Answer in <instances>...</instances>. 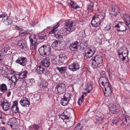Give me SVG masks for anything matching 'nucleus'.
Here are the masks:
<instances>
[{"instance_id":"obj_13","label":"nucleus","mask_w":130,"mask_h":130,"mask_svg":"<svg viewBox=\"0 0 130 130\" xmlns=\"http://www.w3.org/2000/svg\"><path fill=\"white\" fill-rule=\"evenodd\" d=\"M11 103L8 101L5 100L1 103V106L3 109L5 111L9 110L11 108Z\"/></svg>"},{"instance_id":"obj_23","label":"nucleus","mask_w":130,"mask_h":130,"mask_svg":"<svg viewBox=\"0 0 130 130\" xmlns=\"http://www.w3.org/2000/svg\"><path fill=\"white\" fill-rule=\"evenodd\" d=\"M17 102L15 101L13 102V106L10 108L13 113H16L19 111V107L17 106Z\"/></svg>"},{"instance_id":"obj_57","label":"nucleus","mask_w":130,"mask_h":130,"mask_svg":"<svg viewBox=\"0 0 130 130\" xmlns=\"http://www.w3.org/2000/svg\"><path fill=\"white\" fill-rule=\"evenodd\" d=\"M29 130L34 129V124L29 126Z\"/></svg>"},{"instance_id":"obj_28","label":"nucleus","mask_w":130,"mask_h":130,"mask_svg":"<svg viewBox=\"0 0 130 130\" xmlns=\"http://www.w3.org/2000/svg\"><path fill=\"white\" fill-rule=\"evenodd\" d=\"M27 73L28 72L26 70H24L20 72L18 74L19 75V78L20 79L25 78L26 77Z\"/></svg>"},{"instance_id":"obj_64","label":"nucleus","mask_w":130,"mask_h":130,"mask_svg":"<svg viewBox=\"0 0 130 130\" xmlns=\"http://www.w3.org/2000/svg\"><path fill=\"white\" fill-rule=\"evenodd\" d=\"M54 56V58H56V56H55V55H54V56L52 55V56Z\"/></svg>"},{"instance_id":"obj_52","label":"nucleus","mask_w":130,"mask_h":130,"mask_svg":"<svg viewBox=\"0 0 130 130\" xmlns=\"http://www.w3.org/2000/svg\"><path fill=\"white\" fill-rule=\"evenodd\" d=\"M83 101V99L81 98L79 99L78 102V104L80 105L82 103Z\"/></svg>"},{"instance_id":"obj_51","label":"nucleus","mask_w":130,"mask_h":130,"mask_svg":"<svg viewBox=\"0 0 130 130\" xmlns=\"http://www.w3.org/2000/svg\"><path fill=\"white\" fill-rule=\"evenodd\" d=\"M57 30L53 28L51 30V31L49 32V34H52L54 33Z\"/></svg>"},{"instance_id":"obj_12","label":"nucleus","mask_w":130,"mask_h":130,"mask_svg":"<svg viewBox=\"0 0 130 130\" xmlns=\"http://www.w3.org/2000/svg\"><path fill=\"white\" fill-rule=\"evenodd\" d=\"M17 44L20 48L22 50L26 51L28 48L26 42L24 40L22 39L18 41Z\"/></svg>"},{"instance_id":"obj_26","label":"nucleus","mask_w":130,"mask_h":130,"mask_svg":"<svg viewBox=\"0 0 130 130\" xmlns=\"http://www.w3.org/2000/svg\"><path fill=\"white\" fill-rule=\"evenodd\" d=\"M78 42L77 41H75L71 44L69 47L71 51H74V49H77L78 48Z\"/></svg>"},{"instance_id":"obj_34","label":"nucleus","mask_w":130,"mask_h":130,"mask_svg":"<svg viewBox=\"0 0 130 130\" xmlns=\"http://www.w3.org/2000/svg\"><path fill=\"white\" fill-rule=\"evenodd\" d=\"M46 33H42L39 35L38 37V39L44 40L46 38Z\"/></svg>"},{"instance_id":"obj_9","label":"nucleus","mask_w":130,"mask_h":130,"mask_svg":"<svg viewBox=\"0 0 130 130\" xmlns=\"http://www.w3.org/2000/svg\"><path fill=\"white\" fill-rule=\"evenodd\" d=\"M120 107L119 104L116 103L111 104L109 106L110 111L113 114L119 111Z\"/></svg>"},{"instance_id":"obj_3","label":"nucleus","mask_w":130,"mask_h":130,"mask_svg":"<svg viewBox=\"0 0 130 130\" xmlns=\"http://www.w3.org/2000/svg\"><path fill=\"white\" fill-rule=\"evenodd\" d=\"M30 42V48L32 51L36 50L38 44L36 38V35H33L29 37Z\"/></svg>"},{"instance_id":"obj_20","label":"nucleus","mask_w":130,"mask_h":130,"mask_svg":"<svg viewBox=\"0 0 130 130\" xmlns=\"http://www.w3.org/2000/svg\"><path fill=\"white\" fill-rule=\"evenodd\" d=\"M119 12V9H118L117 7L116 6L112 7L109 11V13L110 14L114 15L115 17L117 16Z\"/></svg>"},{"instance_id":"obj_29","label":"nucleus","mask_w":130,"mask_h":130,"mask_svg":"<svg viewBox=\"0 0 130 130\" xmlns=\"http://www.w3.org/2000/svg\"><path fill=\"white\" fill-rule=\"evenodd\" d=\"M7 90V87L6 85L3 83L0 85V91L4 93Z\"/></svg>"},{"instance_id":"obj_35","label":"nucleus","mask_w":130,"mask_h":130,"mask_svg":"<svg viewBox=\"0 0 130 130\" xmlns=\"http://www.w3.org/2000/svg\"><path fill=\"white\" fill-rule=\"evenodd\" d=\"M54 36L56 39L60 40L63 39V36L61 35V33L59 32L55 33Z\"/></svg>"},{"instance_id":"obj_16","label":"nucleus","mask_w":130,"mask_h":130,"mask_svg":"<svg viewBox=\"0 0 130 130\" xmlns=\"http://www.w3.org/2000/svg\"><path fill=\"white\" fill-rule=\"evenodd\" d=\"M20 103L23 106L25 107H28L30 104V102L28 98L23 97L20 101Z\"/></svg>"},{"instance_id":"obj_18","label":"nucleus","mask_w":130,"mask_h":130,"mask_svg":"<svg viewBox=\"0 0 130 130\" xmlns=\"http://www.w3.org/2000/svg\"><path fill=\"white\" fill-rule=\"evenodd\" d=\"M122 123L126 126L130 124V116L128 115H124L121 119Z\"/></svg>"},{"instance_id":"obj_41","label":"nucleus","mask_w":130,"mask_h":130,"mask_svg":"<svg viewBox=\"0 0 130 130\" xmlns=\"http://www.w3.org/2000/svg\"><path fill=\"white\" fill-rule=\"evenodd\" d=\"M9 49V47L8 45H6L2 49L1 52L4 54L6 53L7 51Z\"/></svg>"},{"instance_id":"obj_8","label":"nucleus","mask_w":130,"mask_h":130,"mask_svg":"<svg viewBox=\"0 0 130 130\" xmlns=\"http://www.w3.org/2000/svg\"><path fill=\"white\" fill-rule=\"evenodd\" d=\"M66 91V86L64 83H62L57 84L55 87V92L57 94H61Z\"/></svg>"},{"instance_id":"obj_19","label":"nucleus","mask_w":130,"mask_h":130,"mask_svg":"<svg viewBox=\"0 0 130 130\" xmlns=\"http://www.w3.org/2000/svg\"><path fill=\"white\" fill-rule=\"evenodd\" d=\"M80 65L78 63H73L69 66V68L71 71H74L79 69Z\"/></svg>"},{"instance_id":"obj_2","label":"nucleus","mask_w":130,"mask_h":130,"mask_svg":"<svg viewBox=\"0 0 130 130\" xmlns=\"http://www.w3.org/2000/svg\"><path fill=\"white\" fill-rule=\"evenodd\" d=\"M105 15V14L102 13L96 14L93 16L91 22L92 26L94 27H99L101 23L103 20Z\"/></svg>"},{"instance_id":"obj_24","label":"nucleus","mask_w":130,"mask_h":130,"mask_svg":"<svg viewBox=\"0 0 130 130\" xmlns=\"http://www.w3.org/2000/svg\"><path fill=\"white\" fill-rule=\"evenodd\" d=\"M2 21L6 25H8L12 23V20L10 18H9L8 16L6 15L5 18L2 19Z\"/></svg>"},{"instance_id":"obj_7","label":"nucleus","mask_w":130,"mask_h":130,"mask_svg":"<svg viewBox=\"0 0 130 130\" xmlns=\"http://www.w3.org/2000/svg\"><path fill=\"white\" fill-rule=\"evenodd\" d=\"M69 114V112H68L67 110H64L63 113H62L59 116L60 118H61L63 120L64 122H66L67 124H70V126H71L73 125L74 124V122L72 123V122H71L69 120V117L68 116Z\"/></svg>"},{"instance_id":"obj_50","label":"nucleus","mask_w":130,"mask_h":130,"mask_svg":"<svg viewBox=\"0 0 130 130\" xmlns=\"http://www.w3.org/2000/svg\"><path fill=\"white\" fill-rule=\"evenodd\" d=\"M96 121H101L103 120V118L100 117H96Z\"/></svg>"},{"instance_id":"obj_22","label":"nucleus","mask_w":130,"mask_h":130,"mask_svg":"<svg viewBox=\"0 0 130 130\" xmlns=\"http://www.w3.org/2000/svg\"><path fill=\"white\" fill-rule=\"evenodd\" d=\"M67 56L64 54H62L59 55L58 62L59 64L64 63L65 60L67 59Z\"/></svg>"},{"instance_id":"obj_10","label":"nucleus","mask_w":130,"mask_h":130,"mask_svg":"<svg viewBox=\"0 0 130 130\" xmlns=\"http://www.w3.org/2000/svg\"><path fill=\"white\" fill-rule=\"evenodd\" d=\"M73 22L72 20H69L65 23L66 31L71 32L74 30Z\"/></svg>"},{"instance_id":"obj_49","label":"nucleus","mask_w":130,"mask_h":130,"mask_svg":"<svg viewBox=\"0 0 130 130\" xmlns=\"http://www.w3.org/2000/svg\"><path fill=\"white\" fill-rule=\"evenodd\" d=\"M34 129L36 130H39L40 128V127L39 125L34 124Z\"/></svg>"},{"instance_id":"obj_59","label":"nucleus","mask_w":130,"mask_h":130,"mask_svg":"<svg viewBox=\"0 0 130 130\" xmlns=\"http://www.w3.org/2000/svg\"><path fill=\"white\" fill-rule=\"evenodd\" d=\"M11 91H9L7 93V96L8 97H9L11 95Z\"/></svg>"},{"instance_id":"obj_56","label":"nucleus","mask_w":130,"mask_h":130,"mask_svg":"<svg viewBox=\"0 0 130 130\" xmlns=\"http://www.w3.org/2000/svg\"><path fill=\"white\" fill-rule=\"evenodd\" d=\"M87 93H84L83 95H82V98L81 99H83V100L84 98V96H86V95L87 94Z\"/></svg>"},{"instance_id":"obj_62","label":"nucleus","mask_w":130,"mask_h":130,"mask_svg":"<svg viewBox=\"0 0 130 130\" xmlns=\"http://www.w3.org/2000/svg\"><path fill=\"white\" fill-rule=\"evenodd\" d=\"M3 118L2 117V115L1 114H0V119H2Z\"/></svg>"},{"instance_id":"obj_38","label":"nucleus","mask_w":130,"mask_h":130,"mask_svg":"<svg viewBox=\"0 0 130 130\" xmlns=\"http://www.w3.org/2000/svg\"><path fill=\"white\" fill-rule=\"evenodd\" d=\"M35 80L33 78L30 79L29 82L27 83V85L28 87H31L35 85Z\"/></svg>"},{"instance_id":"obj_17","label":"nucleus","mask_w":130,"mask_h":130,"mask_svg":"<svg viewBox=\"0 0 130 130\" xmlns=\"http://www.w3.org/2000/svg\"><path fill=\"white\" fill-rule=\"evenodd\" d=\"M27 59L24 57H19L18 59L16 60L15 62L20 65L23 66H25L27 63Z\"/></svg>"},{"instance_id":"obj_44","label":"nucleus","mask_w":130,"mask_h":130,"mask_svg":"<svg viewBox=\"0 0 130 130\" xmlns=\"http://www.w3.org/2000/svg\"><path fill=\"white\" fill-rule=\"evenodd\" d=\"M87 44L86 43L84 42V43L83 42L81 43L80 45V47L81 49L82 50H84L86 48H87Z\"/></svg>"},{"instance_id":"obj_11","label":"nucleus","mask_w":130,"mask_h":130,"mask_svg":"<svg viewBox=\"0 0 130 130\" xmlns=\"http://www.w3.org/2000/svg\"><path fill=\"white\" fill-rule=\"evenodd\" d=\"M8 123L12 128L14 129H17L19 126V123L15 118H10L8 121Z\"/></svg>"},{"instance_id":"obj_1","label":"nucleus","mask_w":130,"mask_h":130,"mask_svg":"<svg viewBox=\"0 0 130 130\" xmlns=\"http://www.w3.org/2000/svg\"><path fill=\"white\" fill-rule=\"evenodd\" d=\"M100 80L101 81L102 85L104 87V90L106 92H105L104 91L105 96H110L111 95L112 90L108 79L106 77H102L100 78ZM103 90L104 91L103 89Z\"/></svg>"},{"instance_id":"obj_37","label":"nucleus","mask_w":130,"mask_h":130,"mask_svg":"<svg viewBox=\"0 0 130 130\" xmlns=\"http://www.w3.org/2000/svg\"><path fill=\"white\" fill-rule=\"evenodd\" d=\"M66 67H61L60 68L57 67H56L57 69L61 73L64 72L66 70Z\"/></svg>"},{"instance_id":"obj_47","label":"nucleus","mask_w":130,"mask_h":130,"mask_svg":"<svg viewBox=\"0 0 130 130\" xmlns=\"http://www.w3.org/2000/svg\"><path fill=\"white\" fill-rule=\"evenodd\" d=\"M71 7L75 9L79 8V7L76 3L74 2H73L72 4L71 5Z\"/></svg>"},{"instance_id":"obj_63","label":"nucleus","mask_w":130,"mask_h":130,"mask_svg":"<svg viewBox=\"0 0 130 130\" xmlns=\"http://www.w3.org/2000/svg\"><path fill=\"white\" fill-rule=\"evenodd\" d=\"M116 123H117V122H115V120H113V122H112V123H113V124H116Z\"/></svg>"},{"instance_id":"obj_42","label":"nucleus","mask_w":130,"mask_h":130,"mask_svg":"<svg viewBox=\"0 0 130 130\" xmlns=\"http://www.w3.org/2000/svg\"><path fill=\"white\" fill-rule=\"evenodd\" d=\"M83 127L82 125L80 123L78 124L74 128V130H82L83 129Z\"/></svg>"},{"instance_id":"obj_43","label":"nucleus","mask_w":130,"mask_h":130,"mask_svg":"<svg viewBox=\"0 0 130 130\" xmlns=\"http://www.w3.org/2000/svg\"><path fill=\"white\" fill-rule=\"evenodd\" d=\"M92 89V86L90 84H88L86 89L88 90V91L87 92V93H89Z\"/></svg>"},{"instance_id":"obj_5","label":"nucleus","mask_w":130,"mask_h":130,"mask_svg":"<svg viewBox=\"0 0 130 130\" xmlns=\"http://www.w3.org/2000/svg\"><path fill=\"white\" fill-rule=\"evenodd\" d=\"M51 49L50 45H43L39 49L38 51L41 55H48L51 53Z\"/></svg>"},{"instance_id":"obj_46","label":"nucleus","mask_w":130,"mask_h":130,"mask_svg":"<svg viewBox=\"0 0 130 130\" xmlns=\"http://www.w3.org/2000/svg\"><path fill=\"white\" fill-rule=\"evenodd\" d=\"M17 86L19 88H21L22 86V85L23 82V80H18L17 82Z\"/></svg>"},{"instance_id":"obj_54","label":"nucleus","mask_w":130,"mask_h":130,"mask_svg":"<svg viewBox=\"0 0 130 130\" xmlns=\"http://www.w3.org/2000/svg\"><path fill=\"white\" fill-rule=\"evenodd\" d=\"M6 15V14H2L0 15V18H2V19H3L4 18H5Z\"/></svg>"},{"instance_id":"obj_4","label":"nucleus","mask_w":130,"mask_h":130,"mask_svg":"<svg viewBox=\"0 0 130 130\" xmlns=\"http://www.w3.org/2000/svg\"><path fill=\"white\" fill-rule=\"evenodd\" d=\"M118 56L121 60L124 61L126 58L127 57L128 52L126 47H121L118 51Z\"/></svg>"},{"instance_id":"obj_15","label":"nucleus","mask_w":130,"mask_h":130,"mask_svg":"<svg viewBox=\"0 0 130 130\" xmlns=\"http://www.w3.org/2000/svg\"><path fill=\"white\" fill-rule=\"evenodd\" d=\"M85 56L87 58H90L95 53L94 50L93 51L90 47L86 48L85 50Z\"/></svg>"},{"instance_id":"obj_36","label":"nucleus","mask_w":130,"mask_h":130,"mask_svg":"<svg viewBox=\"0 0 130 130\" xmlns=\"http://www.w3.org/2000/svg\"><path fill=\"white\" fill-rule=\"evenodd\" d=\"M91 61H92V67L93 68H97L98 67L99 64L97 62L95 61L92 59V58L91 60Z\"/></svg>"},{"instance_id":"obj_45","label":"nucleus","mask_w":130,"mask_h":130,"mask_svg":"<svg viewBox=\"0 0 130 130\" xmlns=\"http://www.w3.org/2000/svg\"><path fill=\"white\" fill-rule=\"evenodd\" d=\"M93 5L92 4L91 5H89L88 6V10L89 12H91L93 10Z\"/></svg>"},{"instance_id":"obj_55","label":"nucleus","mask_w":130,"mask_h":130,"mask_svg":"<svg viewBox=\"0 0 130 130\" xmlns=\"http://www.w3.org/2000/svg\"><path fill=\"white\" fill-rule=\"evenodd\" d=\"M52 62L54 64H58L57 61H56V60L55 59H54L52 60Z\"/></svg>"},{"instance_id":"obj_40","label":"nucleus","mask_w":130,"mask_h":130,"mask_svg":"<svg viewBox=\"0 0 130 130\" xmlns=\"http://www.w3.org/2000/svg\"><path fill=\"white\" fill-rule=\"evenodd\" d=\"M70 96V94L67 93H66L64 94L63 96V98L69 101L71 98Z\"/></svg>"},{"instance_id":"obj_6","label":"nucleus","mask_w":130,"mask_h":130,"mask_svg":"<svg viewBox=\"0 0 130 130\" xmlns=\"http://www.w3.org/2000/svg\"><path fill=\"white\" fill-rule=\"evenodd\" d=\"M125 23L123 22H118L117 21L115 22L113 24L114 27L118 31H125L127 29V28L125 27Z\"/></svg>"},{"instance_id":"obj_30","label":"nucleus","mask_w":130,"mask_h":130,"mask_svg":"<svg viewBox=\"0 0 130 130\" xmlns=\"http://www.w3.org/2000/svg\"><path fill=\"white\" fill-rule=\"evenodd\" d=\"M38 85L41 88H44L47 87L48 85V84L47 82L44 81H43L39 83Z\"/></svg>"},{"instance_id":"obj_48","label":"nucleus","mask_w":130,"mask_h":130,"mask_svg":"<svg viewBox=\"0 0 130 130\" xmlns=\"http://www.w3.org/2000/svg\"><path fill=\"white\" fill-rule=\"evenodd\" d=\"M111 26V25L110 23L108 24L106 27L104 28L105 30L108 31L110 29Z\"/></svg>"},{"instance_id":"obj_27","label":"nucleus","mask_w":130,"mask_h":130,"mask_svg":"<svg viewBox=\"0 0 130 130\" xmlns=\"http://www.w3.org/2000/svg\"><path fill=\"white\" fill-rule=\"evenodd\" d=\"M124 20L125 21L126 26L130 29V17L127 15L124 16Z\"/></svg>"},{"instance_id":"obj_21","label":"nucleus","mask_w":130,"mask_h":130,"mask_svg":"<svg viewBox=\"0 0 130 130\" xmlns=\"http://www.w3.org/2000/svg\"><path fill=\"white\" fill-rule=\"evenodd\" d=\"M50 64L49 58H45L44 59L41 61L40 65L43 67H48Z\"/></svg>"},{"instance_id":"obj_61","label":"nucleus","mask_w":130,"mask_h":130,"mask_svg":"<svg viewBox=\"0 0 130 130\" xmlns=\"http://www.w3.org/2000/svg\"><path fill=\"white\" fill-rule=\"evenodd\" d=\"M0 130H6L4 127H2L0 128Z\"/></svg>"},{"instance_id":"obj_53","label":"nucleus","mask_w":130,"mask_h":130,"mask_svg":"<svg viewBox=\"0 0 130 130\" xmlns=\"http://www.w3.org/2000/svg\"><path fill=\"white\" fill-rule=\"evenodd\" d=\"M59 24L58 23H57V24L53 27V28L57 30V28L59 26Z\"/></svg>"},{"instance_id":"obj_33","label":"nucleus","mask_w":130,"mask_h":130,"mask_svg":"<svg viewBox=\"0 0 130 130\" xmlns=\"http://www.w3.org/2000/svg\"><path fill=\"white\" fill-rule=\"evenodd\" d=\"M51 46L53 48L57 49L59 46L58 42L57 40H55L52 44Z\"/></svg>"},{"instance_id":"obj_39","label":"nucleus","mask_w":130,"mask_h":130,"mask_svg":"<svg viewBox=\"0 0 130 130\" xmlns=\"http://www.w3.org/2000/svg\"><path fill=\"white\" fill-rule=\"evenodd\" d=\"M28 33V30H26L25 31H23L22 30H20L19 32V34L20 35L22 36H23Z\"/></svg>"},{"instance_id":"obj_32","label":"nucleus","mask_w":130,"mask_h":130,"mask_svg":"<svg viewBox=\"0 0 130 130\" xmlns=\"http://www.w3.org/2000/svg\"><path fill=\"white\" fill-rule=\"evenodd\" d=\"M69 101L63 98H61L60 101V103L63 106H65L67 105L69 103Z\"/></svg>"},{"instance_id":"obj_14","label":"nucleus","mask_w":130,"mask_h":130,"mask_svg":"<svg viewBox=\"0 0 130 130\" xmlns=\"http://www.w3.org/2000/svg\"><path fill=\"white\" fill-rule=\"evenodd\" d=\"M37 73L38 74H44L45 75H47L48 72L47 71L45 68L40 64L37 66L36 70Z\"/></svg>"},{"instance_id":"obj_31","label":"nucleus","mask_w":130,"mask_h":130,"mask_svg":"<svg viewBox=\"0 0 130 130\" xmlns=\"http://www.w3.org/2000/svg\"><path fill=\"white\" fill-rule=\"evenodd\" d=\"M9 80H11L12 82L14 83V85H16V83L18 80L15 75L14 74H11V76L9 78Z\"/></svg>"},{"instance_id":"obj_25","label":"nucleus","mask_w":130,"mask_h":130,"mask_svg":"<svg viewBox=\"0 0 130 130\" xmlns=\"http://www.w3.org/2000/svg\"><path fill=\"white\" fill-rule=\"evenodd\" d=\"M92 58L93 60H95V61L99 64L102 63L103 62L102 57L100 55H97L94 56Z\"/></svg>"},{"instance_id":"obj_60","label":"nucleus","mask_w":130,"mask_h":130,"mask_svg":"<svg viewBox=\"0 0 130 130\" xmlns=\"http://www.w3.org/2000/svg\"><path fill=\"white\" fill-rule=\"evenodd\" d=\"M2 59V55H1V52H0V63L1 62Z\"/></svg>"},{"instance_id":"obj_58","label":"nucleus","mask_w":130,"mask_h":130,"mask_svg":"<svg viewBox=\"0 0 130 130\" xmlns=\"http://www.w3.org/2000/svg\"><path fill=\"white\" fill-rule=\"evenodd\" d=\"M107 71L109 75L110 74V70L109 68H108L107 69Z\"/></svg>"}]
</instances>
